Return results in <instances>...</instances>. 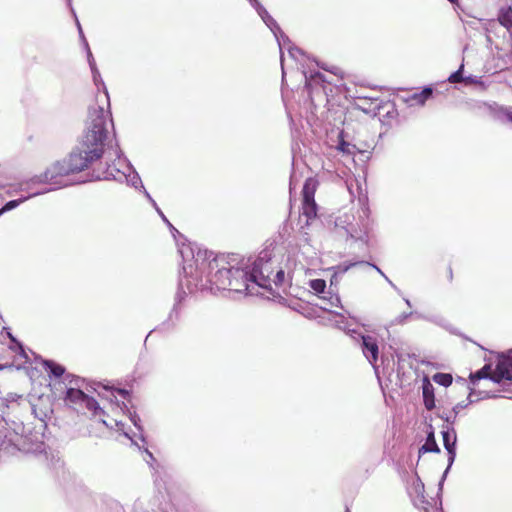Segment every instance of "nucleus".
I'll use <instances>...</instances> for the list:
<instances>
[{
    "mask_svg": "<svg viewBox=\"0 0 512 512\" xmlns=\"http://www.w3.org/2000/svg\"><path fill=\"white\" fill-rule=\"evenodd\" d=\"M504 115L509 122H512V108L505 109Z\"/></svg>",
    "mask_w": 512,
    "mask_h": 512,
    "instance_id": "nucleus-37",
    "label": "nucleus"
},
{
    "mask_svg": "<svg viewBox=\"0 0 512 512\" xmlns=\"http://www.w3.org/2000/svg\"><path fill=\"white\" fill-rule=\"evenodd\" d=\"M304 76H305V80H306V82H305L306 87H309L311 85L312 80L324 81L323 75L320 72L311 73L310 76H308L306 73H304Z\"/></svg>",
    "mask_w": 512,
    "mask_h": 512,
    "instance_id": "nucleus-25",
    "label": "nucleus"
},
{
    "mask_svg": "<svg viewBox=\"0 0 512 512\" xmlns=\"http://www.w3.org/2000/svg\"><path fill=\"white\" fill-rule=\"evenodd\" d=\"M92 76H93L94 83H95L96 85H98L99 83H101V85L103 86V88H104V96H105L106 105L109 107V106H110V104H109V95H108V91H107L106 87L104 86V83H103V81H102V79H101V75H100V73L98 72V74H96V75H95V74H92Z\"/></svg>",
    "mask_w": 512,
    "mask_h": 512,
    "instance_id": "nucleus-26",
    "label": "nucleus"
},
{
    "mask_svg": "<svg viewBox=\"0 0 512 512\" xmlns=\"http://www.w3.org/2000/svg\"><path fill=\"white\" fill-rule=\"evenodd\" d=\"M101 421H102V423H103L104 425L109 426V424L106 422V420L102 419Z\"/></svg>",
    "mask_w": 512,
    "mask_h": 512,
    "instance_id": "nucleus-49",
    "label": "nucleus"
},
{
    "mask_svg": "<svg viewBox=\"0 0 512 512\" xmlns=\"http://www.w3.org/2000/svg\"><path fill=\"white\" fill-rule=\"evenodd\" d=\"M132 423L134 424L135 427H137L138 429H140V426L138 424V422L140 421L139 417L137 415H133L130 417Z\"/></svg>",
    "mask_w": 512,
    "mask_h": 512,
    "instance_id": "nucleus-38",
    "label": "nucleus"
},
{
    "mask_svg": "<svg viewBox=\"0 0 512 512\" xmlns=\"http://www.w3.org/2000/svg\"><path fill=\"white\" fill-rule=\"evenodd\" d=\"M2 369V367L0 366V370Z\"/></svg>",
    "mask_w": 512,
    "mask_h": 512,
    "instance_id": "nucleus-52",
    "label": "nucleus"
},
{
    "mask_svg": "<svg viewBox=\"0 0 512 512\" xmlns=\"http://www.w3.org/2000/svg\"><path fill=\"white\" fill-rule=\"evenodd\" d=\"M490 379L492 381H494L495 383H500L504 379L509 380V376H506L505 373L503 374L502 372L496 371V369H495L493 374L491 375Z\"/></svg>",
    "mask_w": 512,
    "mask_h": 512,
    "instance_id": "nucleus-27",
    "label": "nucleus"
},
{
    "mask_svg": "<svg viewBox=\"0 0 512 512\" xmlns=\"http://www.w3.org/2000/svg\"><path fill=\"white\" fill-rule=\"evenodd\" d=\"M77 27H78V31H79L80 37L82 38L83 43H84L85 48H86V51H87V59H88V63H89L91 72H92V74L96 75V74H98V69L96 67V63H95V60H94L93 55L91 53V50L89 48L88 42L86 41V39H85V37L83 35V31H82L81 25H80V23L78 21H77Z\"/></svg>",
    "mask_w": 512,
    "mask_h": 512,
    "instance_id": "nucleus-17",
    "label": "nucleus"
},
{
    "mask_svg": "<svg viewBox=\"0 0 512 512\" xmlns=\"http://www.w3.org/2000/svg\"><path fill=\"white\" fill-rule=\"evenodd\" d=\"M284 277H285V273L283 270H279L277 271L276 275H275V279L273 280V282L275 283V285H281L282 282L284 281Z\"/></svg>",
    "mask_w": 512,
    "mask_h": 512,
    "instance_id": "nucleus-31",
    "label": "nucleus"
},
{
    "mask_svg": "<svg viewBox=\"0 0 512 512\" xmlns=\"http://www.w3.org/2000/svg\"><path fill=\"white\" fill-rule=\"evenodd\" d=\"M288 53L295 60H298V56L303 54L302 50L294 46H288Z\"/></svg>",
    "mask_w": 512,
    "mask_h": 512,
    "instance_id": "nucleus-28",
    "label": "nucleus"
},
{
    "mask_svg": "<svg viewBox=\"0 0 512 512\" xmlns=\"http://www.w3.org/2000/svg\"><path fill=\"white\" fill-rule=\"evenodd\" d=\"M456 415L454 413L452 414H442L440 415V418L443 419L447 425L451 426L452 424H454L455 420H456Z\"/></svg>",
    "mask_w": 512,
    "mask_h": 512,
    "instance_id": "nucleus-30",
    "label": "nucleus"
},
{
    "mask_svg": "<svg viewBox=\"0 0 512 512\" xmlns=\"http://www.w3.org/2000/svg\"><path fill=\"white\" fill-rule=\"evenodd\" d=\"M9 337H10V339H11L12 341H16V340H15V338H14L11 334H9Z\"/></svg>",
    "mask_w": 512,
    "mask_h": 512,
    "instance_id": "nucleus-50",
    "label": "nucleus"
},
{
    "mask_svg": "<svg viewBox=\"0 0 512 512\" xmlns=\"http://www.w3.org/2000/svg\"><path fill=\"white\" fill-rule=\"evenodd\" d=\"M123 433H124V435H125L126 437L130 438V436H129V434H128L127 432H125V431H124Z\"/></svg>",
    "mask_w": 512,
    "mask_h": 512,
    "instance_id": "nucleus-51",
    "label": "nucleus"
},
{
    "mask_svg": "<svg viewBox=\"0 0 512 512\" xmlns=\"http://www.w3.org/2000/svg\"><path fill=\"white\" fill-rule=\"evenodd\" d=\"M489 370V366H484L482 369L476 372L475 376L478 379H484L488 377L487 371Z\"/></svg>",
    "mask_w": 512,
    "mask_h": 512,
    "instance_id": "nucleus-32",
    "label": "nucleus"
},
{
    "mask_svg": "<svg viewBox=\"0 0 512 512\" xmlns=\"http://www.w3.org/2000/svg\"><path fill=\"white\" fill-rule=\"evenodd\" d=\"M42 365L49 375L55 378H59L65 374V367L52 360H43Z\"/></svg>",
    "mask_w": 512,
    "mask_h": 512,
    "instance_id": "nucleus-15",
    "label": "nucleus"
},
{
    "mask_svg": "<svg viewBox=\"0 0 512 512\" xmlns=\"http://www.w3.org/2000/svg\"><path fill=\"white\" fill-rule=\"evenodd\" d=\"M101 157V150L97 148L86 149V147H83V144L79 142V144L67 158L54 162L45 170V172L35 176L32 181L34 183H48L54 185L53 188L47 189L43 191V193L68 186L69 183L64 180V177L85 170L91 163L100 159ZM39 194H42V192L33 193L31 196H36Z\"/></svg>",
    "mask_w": 512,
    "mask_h": 512,
    "instance_id": "nucleus-2",
    "label": "nucleus"
},
{
    "mask_svg": "<svg viewBox=\"0 0 512 512\" xmlns=\"http://www.w3.org/2000/svg\"><path fill=\"white\" fill-rule=\"evenodd\" d=\"M183 260L185 283L191 293L199 286L210 285L211 289L229 290L246 295H258L260 290H271L272 280L269 277V267L258 258L250 268L242 263L240 267L226 266L223 259L214 257L212 252L183 244L179 248Z\"/></svg>",
    "mask_w": 512,
    "mask_h": 512,
    "instance_id": "nucleus-1",
    "label": "nucleus"
},
{
    "mask_svg": "<svg viewBox=\"0 0 512 512\" xmlns=\"http://www.w3.org/2000/svg\"><path fill=\"white\" fill-rule=\"evenodd\" d=\"M146 198L153 204V206H156V202L154 201V199L151 197V195L144 189H142Z\"/></svg>",
    "mask_w": 512,
    "mask_h": 512,
    "instance_id": "nucleus-40",
    "label": "nucleus"
},
{
    "mask_svg": "<svg viewBox=\"0 0 512 512\" xmlns=\"http://www.w3.org/2000/svg\"><path fill=\"white\" fill-rule=\"evenodd\" d=\"M347 333L358 342L362 354L367 361L372 366H375L379 358L377 339L371 335L361 334L354 329L348 330Z\"/></svg>",
    "mask_w": 512,
    "mask_h": 512,
    "instance_id": "nucleus-5",
    "label": "nucleus"
},
{
    "mask_svg": "<svg viewBox=\"0 0 512 512\" xmlns=\"http://www.w3.org/2000/svg\"><path fill=\"white\" fill-rule=\"evenodd\" d=\"M258 15L261 17L263 22L267 25V27L271 30V32L274 34L280 51H282V48L286 45V43H289V39L285 34L281 31L279 25L275 21V19L270 16L268 11L265 8H261Z\"/></svg>",
    "mask_w": 512,
    "mask_h": 512,
    "instance_id": "nucleus-8",
    "label": "nucleus"
},
{
    "mask_svg": "<svg viewBox=\"0 0 512 512\" xmlns=\"http://www.w3.org/2000/svg\"><path fill=\"white\" fill-rule=\"evenodd\" d=\"M404 301H405V303H406V305H407V306H409V307L411 306V302H410V300H409V299L405 298V299H404Z\"/></svg>",
    "mask_w": 512,
    "mask_h": 512,
    "instance_id": "nucleus-47",
    "label": "nucleus"
},
{
    "mask_svg": "<svg viewBox=\"0 0 512 512\" xmlns=\"http://www.w3.org/2000/svg\"><path fill=\"white\" fill-rule=\"evenodd\" d=\"M68 378H71L69 380V384H75L76 386H78V382L80 381V379L78 377H75L74 375H67L66 379H68Z\"/></svg>",
    "mask_w": 512,
    "mask_h": 512,
    "instance_id": "nucleus-36",
    "label": "nucleus"
},
{
    "mask_svg": "<svg viewBox=\"0 0 512 512\" xmlns=\"http://www.w3.org/2000/svg\"><path fill=\"white\" fill-rule=\"evenodd\" d=\"M126 163H127L126 160L122 161L119 158L117 164L108 165L106 171H104L102 175H97L96 179L110 180L111 178L106 177L108 175L109 171L113 172L114 174H121V172H123V169H124Z\"/></svg>",
    "mask_w": 512,
    "mask_h": 512,
    "instance_id": "nucleus-18",
    "label": "nucleus"
},
{
    "mask_svg": "<svg viewBox=\"0 0 512 512\" xmlns=\"http://www.w3.org/2000/svg\"><path fill=\"white\" fill-rule=\"evenodd\" d=\"M336 316L341 318V321H336V325L339 329L346 330V323L344 322V317L342 314L335 313Z\"/></svg>",
    "mask_w": 512,
    "mask_h": 512,
    "instance_id": "nucleus-33",
    "label": "nucleus"
},
{
    "mask_svg": "<svg viewBox=\"0 0 512 512\" xmlns=\"http://www.w3.org/2000/svg\"><path fill=\"white\" fill-rule=\"evenodd\" d=\"M413 313L412 312H408V313H403L401 316H400V321H403L404 319H406L407 317L411 316Z\"/></svg>",
    "mask_w": 512,
    "mask_h": 512,
    "instance_id": "nucleus-42",
    "label": "nucleus"
},
{
    "mask_svg": "<svg viewBox=\"0 0 512 512\" xmlns=\"http://www.w3.org/2000/svg\"><path fill=\"white\" fill-rule=\"evenodd\" d=\"M156 211L158 212V214L160 215V217L163 219V221H165L169 226H171V224L169 223V221L167 220V218L165 217V215L162 213V211L158 208V206H154Z\"/></svg>",
    "mask_w": 512,
    "mask_h": 512,
    "instance_id": "nucleus-39",
    "label": "nucleus"
},
{
    "mask_svg": "<svg viewBox=\"0 0 512 512\" xmlns=\"http://www.w3.org/2000/svg\"><path fill=\"white\" fill-rule=\"evenodd\" d=\"M338 149L343 153H349V144L344 141L340 142L338 145Z\"/></svg>",
    "mask_w": 512,
    "mask_h": 512,
    "instance_id": "nucleus-34",
    "label": "nucleus"
},
{
    "mask_svg": "<svg viewBox=\"0 0 512 512\" xmlns=\"http://www.w3.org/2000/svg\"><path fill=\"white\" fill-rule=\"evenodd\" d=\"M357 265H367V266H371L372 268H374L380 275H382L385 280L394 288V289H397V287L395 286V284L384 274V272L376 265L374 264H371L369 262H365V261H358V262H350V263H342L340 265L337 266V271L339 273H346L349 269H351L352 267L354 266H357Z\"/></svg>",
    "mask_w": 512,
    "mask_h": 512,
    "instance_id": "nucleus-10",
    "label": "nucleus"
},
{
    "mask_svg": "<svg viewBox=\"0 0 512 512\" xmlns=\"http://www.w3.org/2000/svg\"><path fill=\"white\" fill-rule=\"evenodd\" d=\"M424 405L427 410L435 408L434 388L433 385L425 380L422 385Z\"/></svg>",
    "mask_w": 512,
    "mask_h": 512,
    "instance_id": "nucleus-11",
    "label": "nucleus"
},
{
    "mask_svg": "<svg viewBox=\"0 0 512 512\" xmlns=\"http://www.w3.org/2000/svg\"><path fill=\"white\" fill-rule=\"evenodd\" d=\"M316 181L308 178L303 186V201H315Z\"/></svg>",
    "mask_w": 512,
    "mask_h": 512,
    "instance_id": "nucleus-16",
    "label": "nucleus"
},
{
    "mask_svg": "<svg viewBox=\"0 0 512 512\" xmlns=\"http://www.w3.org/2000/svg\"><path fill=\"white\" fill-rule=\"evenodd\" d=\"M109 127H113V121L109 107L91 105L88 109L86 128L81 139L86 149H99L104 153V142L108 135Z\"/></svg>",
    "mask_w": 512,
    "mask_h": 512,
    "instance_id": "nucleus-3",
    "label": "nucleus"
},
{
    "mask_svg": "<svg viewBox=\"0 0 512 512\" xmlns=\"http://www.w3.org/2000/svg\"><path fill=\"white\" fill-rule=\"evenodd\" d=\"M65 402L67 405L77 411H84L85 409L93 412V415L104 414V411L99 406L98 402L85 394L79 387H69L66 391Z\"/></svg>",
    "mask_w": 512,
    "mask_h": 512,
    "instance_id": "nucleus-4",
    "label": "nucleus"
},
{
    "mask_svg": "<svg viewBox=\"0 0 512 512\" xmlns=\"http://www.w3.org/2000/svg\"><path fill=\"white\" fill-rule=\"evenodd\" d=\"M417 482H418L419 486H421L422 488L424 487L423 483L421 482V480L419 478L417 479Z\"/></svg>",
    "mask_w": 512,
    "mask_h": 512,
    "instance_id": "nucleus-48",
    "label": "nucleus"
},
{
    "mask_svg": "<svg viewBox=\"0 0 512 512\" xmlns=\"http://www.w3.org/2000/svg\"><path fill=\"white\" fill-rule=\"evenodd\" d=\"M27 198H20L15 200H10L0 209L1 215H3L5 212L11 211L18 207L21 203H23Z\"/></svg>",
    "mask_w": 512,
    "mask_h": 512,
    "instance_id": "nucleus-23",
    "label": "nucleus"
},
{
    "mask_svg": "<svg viewBox=\"0 0 512 512\" xmlns=\"http://www.w3.org/2000/svg\"><path fill=\"white\" fill-rule=\"evenodd\" d=\"M433 381L443 387H448L452 384L453 378L448 373H436L433 375Z\"/></svg>",
    "mask_w": 512,
    "mask_h": 512,
    "instance_id": "nucleus-21",
    "label": "nucleus"
},
{
    "mask_svg": "<svg viewBox=\"0 0 512 512\" xmlns=\"http://www.w3.org/2000/svg\"><path fill=\"white\" fill-rule=\"evenodd\" d=\"M340 298L338 296H335L334 298L331 299V304L333 306H340Z\"/></svg>",
    "mask_w": 512,
    "mask_h": 512,
    "instance_id": "nucleus-41",
    "label": "nucleus"
},
{
    "mask_svg": "<svg viewBox=\"0 0 512 512\" xmlns=\"http://www.w3.org/2000/svg\"><path fill=\"white\" fill-rule=\"evenodd\" d=\"M258 15L261 17L263 22L267 25V27L271 30V32L274 34L280 51H282V48L286 45V43H289V39L285 34L281 31L279 25L275 21V19L270 16L268 11L265 8H261Z\"/></svg>",
    "mask_w": 512,
    "mask_h": 512,
    "instance_id": "nucleus-9",
    "label": "nucleus"
},
{
    "mask_svg": "<svg viewBox=\"0 0 512 512\" xmlns=\"http://www.w3.org/2000/svg\"><path fill=\"white\" fill-rule=\"evenodd\" d=\"M115 424L117 427H119L120 430H122L123 424L120 421H115Z\"/></svg>",
    "mask_w": 512,
    "mask_h": 512,
    "instance_id": "nucleus-45",
    "label": "nucleus"
},
{
    "mask_svg": "<svg viewBox=\"0 0 512 512\" xmlns=\"http://www.w3.org/2000/svg\"><path fill=\"white\" fill-rule=\"evenodd\" d=\"M250 2H251V5H252V6L255 8V10L257 11V13H259V12H260V9H261V8H264V7L262 6V4H261L258 0H250Z\"/></svg>",
    "mask_w": 512,
    "mask_h": 512,
    "instance_id": "nucleus-35",
    "label": "nucleus"
},
{
    "mask_svg": "<svg viewBox=\"0 0 512 512\" xmlns=\"http://www.w3.org/2000/svg\"><path fill=\"white\" fill-rule=\"evenodd\" d=\"M448 276H449V279H450V280H452V278H453V272H452V269H451V268H449Z\"/></svg>",
    "mask_w": 512,
    "mask_h": 512,
    "instance_id": "nucleus-46",
    "label": "nucleus"
},
{
    "mask_svg": "<svg viewBox=\"0 0 512 512\" xmlns=\"http://www.w3.org/2000/svg\"><path fill=\"white\" fill-rule=\"evenodd\" d=\"M302 214L307 218V222L316 218L317 204L315 201H303Z\"/></svg>",
    "mask_w": 512,
    "mask_h": 512,
    "instance_id": "nucleus-19",
    "label": "nucleus"
},
{
    "mask_svg": "<svg viewBox=\"0 0 512 512\" xmlns=\"http://www.w3.org/2000/svg\"><path fill=\"white\" fill-rule=\"evenodd\" d=\"M309 287L316 293L320 294L325 291L326 282L323 279H313L309 281Z\"/></svg>",
    "mask_w": 512,
    "mask_h": 512,
    "instance_id": "nucleus-22",
    "label": "nucleus"
},
{
    "mask_svg": "<svg viewBox=\"0 0 512 512\" xmlns=\"http://www.w3.org/2000/svg\"><path fill=\"white\" fill-rule=\"evenodd\" d=\"M498 22L508 31L512 29V7L503 6L498 10Z\"/></svg>",
    "mask_w": 512,
    "mask_h": 512,
    "instance_id": "nucleus-13",
    "label": "nucleus"
},
{
    "mask_svg": "<svg viewBox=\"0 0 512 512\" xmlns=\"http://www.w3.org/2000/svg\"><path fill=\"white\" fill-rule=\"evenodd\" d=\"M174 313H175L176 315L178 314L176 305H174V307H173V309H172V311H171V313H170V317H172V315H173Z\"/></svg>",
    "mask_w": 512,
    "mask_h": 512,
    "instance_id": "nucleus-44",
    "label": "nucleus"
},
{
    "mask_svg": "<svg viewBox=\"0 0 512 512\" xmlns=\"http://www.w3.org/2000/svg\"><path fill=\"white\" fill-rule=\"evenodd\" d=\"M117 392L122 395L123 397H125L126 395H128V391L125 390V389H118Z\"/></svg>",
    "mask_w": 512,
    "mask_h": 512,
    "instance_id": "nucleus-43",
    "label": "nucleus"
},
{
    "mask_svg": "<svg viewBox=\"0 0 512 512\" xmlns=\"http://www.w3.org/2000/svg\"><path fill=\"white\" fill-rule=\"evenodd\" d=\"M439 452H440V448L436 442L434 430L431 427L430 431L427 432L426 442L419 449V453L421 454V453H439Z\"/></svg>",
    "mask_w": 512,
    "mask_h": 512,
    "instance_id": "nucleus-12",
    "label": "nucleus"
},
{
    "mask_svg": "<svg viewBox=\"0 0 512 512\" xmlns=\"http://www.w3.org/2000/svg\"><path fill=\"white\" fill-rule=\"evenodd\" d=\"M496 371H500L506 376H509V380H512V359L505 358L500 360L496 365Z\"/></svg>",
    "mask_w": 512,
    "mask_h": 512,
    "instance_id": "nucleus-20",
    "label": "nucleus"
},
{
    "mask_svg": "<svg viewBox=\"0 0 512 512\" xmlns=\"http://www.w3.org/2000/svg\"><path fill=\"white\" fill-rule=\"evenodd\" d=\"M471 403L470 400H468L467 402L465 401H462V402H459L457 403L453 409H452V413H454L456 416L457 414L460 412L461 409H464L465 407H467L469 404Z\"/></svg>",
    "mask_w": 512,
    "mask_h": 512,
    "instance_id": "nucleus-29",
    "label": "nucleus"
},
{
    "mask_svg": "<svg viewBox=\"0 0 512 512\" xmlns=\"http://www.w3.org/2000/svg\"><path fill=\"white\" fill-rule=\"evenodd\" d=\"M441 434H442L444 448L446 449V451L448 453V465H447V468L445 469V471L442 475V478L439 482L440 487L443 485V482H444L451 466L453 465V463L455 461L456 443H457V435L452 426H449V425L443 426Z\"/></svg>",
    "mask_w": 512,
    "mask_h": 512,
    "instance_id": "nucleus-6",
    "label": "nucleus"
},
{
    "mask_svg": "<svg viewBox=\"0 0 512 512\" xmlns=\"http://www.w3.org/2000/svg\"><path fill=\"white\" fill-rule=\"evenodd\" d=\"M463 68H464V65L462 64L457 71L453 72L448 77L449 82H451V83L461 82L463 80V76H462Z\"/></svg>",
    "mask_w": 512,
    "mask_h": 512,
    "instance_id": "nucleus-24",
    "label": "nucleus"
},
{
    "mask_svg": "<svg viewBox=\"0 0 512 512\" xmlns=\"http://www.w3.org/2000/svg\"><path fill=\"white\" fill-rule=\"evenodd\" d=\"M107 178H113V180L123 182L126 181L128 185L134 187L135 189H144V186L142 184V180L137 173V171L133 168V166L130 163H126L125 167L123 169V172L121 174H114L113 172L109 171Z\"/></svg>",
    "mask_w": 512,
    "mask_h": 512,
    "instance_id": "nucleus-7",
    "label": "nucleus"
},
{
    "mask_svg": "<svg viewBox=\"0 0 512 512\" xmlns=\"http://www.w3.org/2000/svg\"><path fill=\"white\" fill-rule=\"evenodd\" d=\"M433 90L430 87H425L422 91L414 93L410 99V105H424L425 102L432 96Z\"/></svg>",
    "mask_w": 512,
    "mask_h": 512,
    "instance_id": "nucleus-14",
    "label": "nucleus"
}]
</instances>
